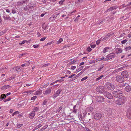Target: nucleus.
<instances>
[{
  "mask_svg": "<svg viewBox=\"0 0 131 131\" xmlns=\"http://www.w3.org/2000/svg\"><path fill=\"white\" fill-rule=\"evenodd\" d=\"M37 98V96H34L33 97H31V100H34Z\"/></svg>",
  "mask_w": 131,
  "mask_h": 131,
  "instance_id": "nucleus-44",
  "label": "nucleus"
},
{
  "mask_svg": "<svg viewBox=\"0 0 131 131\" xmlns=\"http://www.w3.org/2000/svg\"><path fill=\"white\" fill-rule=\"evenodd\" d=\"M10 86L8 85H4L1 88V89L2 90H6Z\"/></svg>",
  "mask_w": 131,
  "mask_h": 131,
  "instance_id": "nucleus-15",
  "label": "nucleus"
},
{
  "mask_svg": "<svg viewBox=\"0 0 131 131\" xmlns=\"http://www.w3.org/2000/svg\"><path fill=\"white\" fill-rule=\"evenodd\" d=\"M48 83L46 85H45L43 87H42V88H45L48 85Z\"/></svg>",
  "mask_w": 131,
  "mask_h": 131,
  "instance_id": "nucleus-60",
  "label": "nucleus"
},
{
  "mask_svg": "<svg viewBox=\"0 0 131 131\" xmlns=\"http://www.w3.org/2000/svg\"><path fill=\"white\" fill-rule=\"evenodd\" d=\"M3 17L5 20H11V18H10L9 15H7L6 16H4Z\"/></svg>",
  "mask_w": 131,
  "mask_h": 131,
  "instance_id": "nucleus-16",
  "label": "nucleus"
},
{
  "mask_svg": "<svg viewBox=\"0 0 131 131\" xmlns=\"http://www.w3.org/2000/svg\"><path fill=\"white\" fill-rule=\"evenodd\" d=\"M104 88L103 86H99L96 88V90L97 92L100 93H103L104 91Z\"/></svg>",
  "mask_w": 131,
  "mask_h": 131,
  "instance_id": "nucleus-4",
  "label": "nucleus"
},
{
  "mask_svg": "<svg viewBox=\"0 0 131 131\" xmlns=\"http://www.w3.org/2000/svg\"><path fill=\"white\" fill-rule=\"evenodd\" d=\"M112 34H109L105 36L103 39H102V40L103 41H105L109 37H110L111 36H112Z\"/></svg>",
  "mask_w": 131,
  "mask_h": 131,
  "instance_id": "nucleus-11",
  "label": "nucleus"
},
{
  "mask_svg": "<svg viewBox=\"0 0 131 131\" xmlns=\"http://www.w3.org/2000/svg\"><path fill=\"white\" fill-rule=\"evenodd\" d=\"M96 46V45H91V47L92 48H94Z\"/></svg>",
  "mask_w": 131,
  "mask_h": 131,
  "instance_id": "nucleus-57",
  "label": "nucleus"
},
{
  "mask_svg": "<svg viewBox=\"0 0 131 131\" xmlns=\"http://www.w3.org/2000/svg\"><path fill=\"white\" fill-rule=\"evenodd\" d=\"M11 99H10V98L9 97V98H8V99H6L5 101H4V102H7V101H10Z\"/></svg>",
  "mask_w": 131,
  "mask_h": 131,
  "instance_id": "nucleus-50",
  "label": "nucleus"
},
{
  "mask_svg": "<svg viewBox=\"0 0 131 131\" xmlns=\"http://www.w3.org/2000/svg\"><path fill=\"white\" fill-rule=\"evenodd\" d=\"M126 100V97L122 96L117 100L115 102V104L118 105H122L125 103Z\"/></svg>",
  "mask_w": 131,
  "mask_h": 131,
  "instance_id": "nucleus-1",
  "label": "nucleus"
},
{
  "mask_svg": "<svg viewBox=\"0 0 131 131\" xmlns=\"http://www.w3.org/2000/svg\"><path fill=\"white\" fill-rule=\"evenodd\" d=\"M87 78H88V77L87 76H86V77L83 78H82L81 80V81H83L87 79Z\"/></svg>",
  "mask_w": 131,
  "mask_h": 131,
  "instance_id": "nucleus-41",
  "label": "nucleus"
},
{
  "mask_svg": "<svg viewBox=\"0 0 131 131\" xmlns=\"http://www.w3.org/2000/svg\"><path fill=\"white\" fill-rule=\"evenodd\" d=\"M108 10L110 11L113 10L112 7L108 9Z\"/></svg>",
  "mask_w": 131,
  "mask_h": 131,
  "instance_id": "nucleus-63",
  "label": "nucleus"
},
{
  "mask_svg": "<svg viewBox=\"0 0 131 131\" xmlns=\"http://www.w3.org/2000/svg\"><path fill=\"white\" fill-rule=\"evenodd\" d=\"M40 94V91L38 90L37 91L36 93H35V94H34V95H38Z\"/></svg>",
  "mask_w": 131,
  "mask_h": 131,
  "instance_id": "nucleus-34",
  "label": "nucleus"
},
{
  "mask_svg": "<svg viewBox=\"0 0 131 131\" xmlns=\"http://www.w3.org/2000/svg\"><path fill=\"white\" fill-rule=\"evenodd\" d=\"M84 67V66H82L79 68L78 69H77L76 70V71L77 72H79V71L81 70Z\"/></svg>",
  "mask_w": 131,
  "mask_h": 131,
  "instance_id": "nucleus-27",
  "label": "nucleus"
},
{
  "mask_svg": "<svg viewBox=\"0 0 131 131\" xmlns=\"http://www.w3.org/2000/svg\"><path fill=\"white\" fill-rule=\"evenodd\" d=\"M104 95L106 97H107L109 99H112L113 98V96L109 92L105 91L103 93Z\"/></svg>",
  "mask_w": 131,
  "mask_h": 131,
  "instance_id": "nucleus-7",
  "label": "nucleus"
},
{
  "mask_svg": "<svg viewBox=\"0 0 131 131\" xmlns=\"http://www.w3.org/2000/svg\"><path fill=\"white\" fill-rule=\"evenodd\" d=\"M112 96L116 97H118L122 96L123 94V92L121 90H118L116 91H114L112 92Z\"/></svg>",
  "mask_w": 131,
  "mask_h": 131,
  "instance_id": "nucleus-2",
  "label": "nucleus"
},
{
  "mask_svg": "<svg viewBox=\"0 0 131 131\" xmlns=\"http://www.w3.org/2000/svg\"><path fill=\"white\" fill-rule=\"evenodd\" d=\"M127 41V40L125 39L122 41L121 42L122 44H123L125 43Z\"/></svg>",
  "mask_w": 131,
  "mask_h": 131,
  "instance_id": "nucleus-39",
  "label": "nucleus"
},
{
  "mask_svg": "<svg viewBox=\"0 0 131 131\" xmlns=\"http://www.w3.org/2000/svg\"><path fill=\"white\" fill-rule=\"evenodd\" d=\"M112 7V8L113 10L114 9H117V8L118 7L117 6H115Z\"/></svg>",
  "mask_w": 131,
  "mask_h": 131,
  "instance_id": "nucleus-49",
  "label": "nucleus"
},
{
  "mask_svg": "<svg viewBox=\"0 0 131 131\" xmlns=\"http://www.w3.org/2000/svg\"><path fill=\"white\" fill-rule=\"evenodd\" d=\"M102 115L101 113H97L94 115V119L96 120L100 119L101 118Z\"/></svg>",
  "mask_w": 131,
  "mask_h": 131,
  "instance_id": "nucleus-5",
  "label": "nucleus"
},
{
  "mask_svg": "<svg viewBox=\"0 0 131 131\" xmlns=\"http://www.w3.org/2000/svg\"><path fill=\"white\" fill-rule=\"evenodd\" d=\"M126 116L129 119H131V107L128 109Z\"/></svg>",
  "mask_w": 131,
  "mask_h": 131,
  "instance_id": "nucleus-10",
  "label": "nucleus"
},
{
  "mask_svg": "<svg viewBox=\"0 0 131 131\" xmlns=\"http://www.w3.org/2000/svg\"><path fill=\"white\" fill-rule=\"evenodd\" d=\"M1 96H4L5 97H2L1 98V97L0 98V100L1 101L3 99H4L6 97V95L5 94H2V95H1Z\"/></svg>",
  "mask_w": 131,
  "mask_h": 131,
  "instance_id": "nucleus-21",
  "label": "nucleus"
},
{
  "mask_svg": "<svg viewBox=\"0 0 131 131\" xmlns=\"http://www.w3.org/2000/svg\"><path fill=\"white\" fill-rule=\"evenodd\" d=\"M79 74H77L73 78H74V80L75 79L77 78L79 76Z\"/></svg>",
  "mask_w": 131,
  "mask_h": 131,
  "instance_id": "nucleus-53",
  "label": "nucleus"
},
{
  "mask_svg": "<svg viewBox=\"0 0 131 131\" xmlns=\"http://www.w3.org/2000/svg\"><path fill=\"white\" fill-rule=\"evenodd\" d=\"M34 91H32L31 90L29 91L26 92V93H27V94L30 93V94L31 93H32L34 92Z\"/></svg>",
  "mask_w": 131,
  "mask_h": 131,
  "instance_id": "nucleus-46",
  "label": "nucleus"
},
{
  "mask_svg": "<svg viewBox=\"0 0 131 131\" xmlns=\"http://www.w3.org/2000/svg\"><path fill=\"white\" fill-rule=\"evenodd\" d=\"M131 49V47L130 46H129L127 47H126L125 48V49L126 50V51H128L130 50Z\"/></svg>",
  "mask_w": 131,
  "mask_h": 131,
  "instance_id": "nucleus-36",
  "label": "nucleus"
},
{
  "mask_svg": "<svg viewBox=\"0 0 131 131\" xmlns=\"http://www.w3.org/2000/svg\"><path fill=\"white\" fill-rule=\"evenodd\" d=\"M116 55L113 53H111L110 54H109L108 55H107V56L108 57V58H109L110 59H111L114 58V57H115Z\"/></svg>",
  "mask_w": 131,
  "mask_h": 131,
  "instance_id": "nucleus-12",
  "label": "nucleus"
},
{
  "mask_svg": "<svg viewBox=\"0 0 131 131\" xmlns=\"http://www.w3.org/2000/svg\"><path fill=\"white\" fill-rule=\"evenodd\" d=\"M62 91V89H59L57 91L56 93L58 95Z\"/></svg>",
  "mask_w": 131,
  "mask_h": 131,
  "instance_id": "nucleus-25",
  "label": "nucleus"
},
{
  "mask_svg": "<svg viewBox=\"0 0 131 131\" xmlns=\"http://www.w3.org/2000/svg\"><path fill=\"white\" fill-rule=\"evenodd\" d=\"M9 79L10 80H13L14 79V77H12Z\"/></svg>",
  "mask_w": 131,
  "mask_h": 131,
  "instance_id": "nucleus-62",
  "label": "nucleus"
},
{
  "mask_svg": "<svg viewBox=\"0 0 131 131\" xmlns=\"http://www.w3.org/2000/svg\"><path fill=\"white\" fill-rule=\"evenodd\" d=\"M23 125V124H17V128H19L20 127L22 126Z\"/></svg>",
  "mask_w": 131,
  "mask_h": 131,
  "instance_id": "nucleus-35",
  "label": "nucleus"
},
{
  "mask_svg": "<svg viewBox=\"0 0 131 131\" xmlns=\"http://www.w3.org/2000/svg\"><path fill=\"white\" fill-rule=\"evenodd\" d=\"M4 34V33L3 31H2L0 32V36H2Z\"/></svg>",
  "mask_w": 131,
  "mask_h": 131,
  "instance_id": "nucleus-61",
  "label": "nucleus"
},
{
  "mask_svg": "<svg viewBox=\"0 0 131 131\" xmlns=\"http://www.w3.org/2000/svg\"><path fill=\"white\" fill-rule=\"evenodd\" d=\"M38 109V108L37 107H35L34 108V111H35V112L37 111Z\"/></svg>",
  "mask_w": 131,
  "mask_h": 131,
  "instance_id": "nucleus-59",
  "label": "nucleus"
},
{
  "mask_svg": "<svg viewBox=\"0 0 131 131\" xmlns=\"http://www.w3.org/2000/svg\"><path fill=\"white\" fill-rule=\"evenodd\" d=\"M58 95L56 94V93L54 94L53 95V97L54 98H56L58 96Z\"/></svg>",
  "mask_w": 131,
  "mask_h": 131,
  "instance_id": "nucleus-52",
  "label": "nucleus"
},
{
  "mask_svg": "<svg viewBox=\"0 0 131 131\" xmlns=\"http://www.w3.org/2000/svg\"><path fill=\"white\" fill-rule=\"evenodd\" d=\"M12 13H13V14H15V13H16V11L15 10V9H12Z\"/></svg>",
  "mask_w": 131,
  "mask_h": 131,
  "instance_id": "nucleus-55",
  "label": "nucleus"
},
{
  "mask_svg": "<svg viewBox=\"0 0 131 131\" xmlns=\"http://www.w3.org/2000/svg\"><path fill=\"white\" fill-rule=\"evenodd\" d=\"M104 67V65L103 64L101 65L99 68L98 69V70L99 71H100L101 69L103 68Z\"/></svg>",
  "mask_w": 131,
  "mask_h": 131,
  "instance_id": "nucleus-30",
  "label": "nucleus"
},
{
  "mask_svg": "<svg viewBox=\"0 0 131 131\" xmlns=\"http://www.w3.org/2000/svg\"><path fill=\"white\" fill-rule=\"evenodd\" d=\"M97 101L99 102H102L104 101V98L103 96H96Z\"/></svg>",
  "mask_w": 131,
  "mask_h": 131,
  "instance_id": "nucleus-8",
  "label": "nucleus"
},
{
  "mask_svg": "<svg viewBox=\"0 0 131 131\" xmlns=\"http://www.w3.org/2000/svg\"><path fill=\"white\" fill-rule=\"evenodd\" d=\"M103 77V75H101L100 77L97 78L96 79V81H98L99 80H100L101 79V78L102 77Z\"/></svg>",
  "mask_w": 131,
  "mask_h": 131,
  "instance_id": "nucleus-28",
  "label": "nucleus"
},
{
  "mask_svg": "<svg viewBox=\"0 0 131 131\" xmlns=\"http://www.w3.org/2000/svg\"><path fill=\"white\" fill-rule=\"evenodd\" d=\"M14 69L16 71H19L20 70V68L18 67H15L14 68Z\"/></svg>",
  "mask_w": 131,
  "mask_h": 131,
  "instance_id": "nucleus-24",
  "label": "nucleus"
},
{
  "mask_svg": "<svg viewBox=\"0 0 131 131\" xmlns=\"http://www.w3.org/2000/svg\"><path fill=\"white\" fill-rule=\"evenodd\" d=\"M42 126L41 124H40L39 125H37L36 127H35V129H38L40 127Z\"/></svg>",
  "mask_w": 131,
  "mask_h": 131,
  "instance_id": "nucleus-33",
  "label": "nucleus"
},
{
  "mask_svg": "<svg viewBox=\"0 0 131 131\" xmlns=\"http://www.w3.org/2000/svg\"><path fill=\"white\" fill-rule=\"evenodd\" d=\"M102 39V38H101L99 40H98L96 42V43L97 45H98L101 41Z\"/></svg>",
  "mask_w": 131,
  "mask_h": 131,
  "instance_id": "nucleus-20",
  "label": "nucleus"
},
{
  "mask_svg": "<svg viewBox=\"0 0 131 131\" xmlns=\"http://www.w3.org/2000/svg\"><path fill=\"white\" fill-rule=\"evenodd\" d=\"M30 64V63L29 61H27L26 63H25V64H26L27 66H28Z\"/></svg>",
  "mask_w": 131,
  "mask_h": 131,
  "instance_id": "nucleus-64",
  "label": "nucleus"
},
{
  "mask_svg": "<svg viewBox=\"0 0 131 131\" xmlns=\"http://www.w3.org/2000/svg\"><path fill=\"white\" fill-rule=\"evenodd\" d=\"M125 90L127 92H129L131 90V87L130 86H127L125 88Z\"/></svg>",
  "mask_w": 131,
  "mask_h": 131,
  "instance_id": "nucleus-13",
  "label": "nucleus"
},
{
  "mask_svg": "<svg viewBox=\"0 0 131 131\" xmlns=\"http://www.w3.org/2000/svg\"><path fill=\"white\" fill-rule=\"evenodd\" d=\"M51 90L50 89L46 90L44 94L46 95L49 94L51 93Z\"/></svg>",
  "mask_w": 131,
  "mask_h": 131,
  "instance_id": "nucleus-14",
  "label": "nucleus"
},
{
  "mask_svg": "<svg viewBox=\"0 0 131 131\" xmlns=\"http://www.w3.org/2000/svg\"><path fill=\"white\" fill-rule=\"evenodd\" d=\"M48 102L47 100V99H45L44 101L43 102L42 104L43 105H45L47 104V102Z\"/></svg>",
  "mask_w": 131,
  "mask_h": 131,
  "instance_id": "nucleus-38",
  "label": "nucleus"
},
{
  "mask_svg": "<svg viewBox=\"0 0 131 131\" xmlns=\"http://www.w3.org/2000/svg\"><path fill=\"white\" fill-rule=\"evenodd\" d=\"M122 51V49L120 48H119L118 50V51H117L116 53H121Z\"/></svg>",
  "mask_w": 131,
  "mask_h": 131,
  "instance_id": "nucleus-31",
  "label": "nucleus"
},
{
  "mask_svg": "<svg viewBox=\"0 0 131 131\" xmlns=\"http://www.w3.org/2000/svg\"><path fill=\"white\" fill-rule=\"evenodd\" d=\"M48 126V125H46L43 126L42 128L40 129L39 131H44V130L46 129Z\"/></svg>",
  "mask_w": 131,
  "mask_h": 131,
  "instance_id": "nucleus-19",
  "label": "nucleus"
},
{
  "mask_svg": "<svg viewBox=\"0 0 131 131\" xmlns=\"http://www.w3.org/2000/svg\"><path fill=\"white\" fill-rule=\"evenodd\" d=\"M64 1L65 0H62L59 2V3L60 5H62L63 4V3Z\"/></svg>",
  "mask_w": 131,
  "mask_h": 131,
  "instance_id": "nucleus-42",
  "label": "nucleus"
},
{
  "mask_svg": "<svg viewBox=\"0 0 131 131\" xmlns=\"http://www.w3.org/2000/svg\"><path fill=\"white\" fill-rule=\"evenodd\" d=\"M63 41L62 39L60 38L59 40L57 42V43L58 44L60 43Z\"/></svg>",
  "mask_w": 131,
  "mask_h": 131,
  "instance_id": "nucleus-37",
  "label": "nucleus"
},
{
  "mask_svg": "<svg viewBox=\"0 0 131 131\" xmlns=\"http://www.w3.org/2000/svg\"><path fill=\"white\" fill-rule=\"evenodd\" d=\"M46 38V37H44L42 38H41L40 40V41H44Z\"/></svg>",
  "mask_w": 131,
  "mask_h": 131,
  "instance_id": "nucleus-47",
  "label": "nucleus"
},
{
  "mask_svg": "<svg viewBox=\"0 0 131 131\" xmlns=\"http://www.w3.org/2000/svg\"><path fill=\"white\" fill-rule=\"evenodd\" d=\"M80 17V15H78L77 16L76 18L74 20V21H75V22H77L78 21V18L79 17Z\"/></svg>",
  "mask_w": 131,
  "mask_h": 131,
  "instance_id": "nucleus-40",
  "label": "nucleus"
},
{
  "mask_svg": "<svg viewBox=\"0 0 131 131\" xmlns=\"http://www.w3.org/2000/svg\"><path fill=\"white\" fill-rule=\"evenodd\" d=\"M35 111H33L29 114V115L33 117L35 116Z\"/></svg>",
  "mask_w": 131,
  "mask_h": 131,
  "instance_id": "nucleus-23",
  "label": "nucleus"
},
{
  "mask_svg": "<svg viewBox=\"0 0 131 131\" xmlns=\"http://www.w3.org/2000/svg\"><path fill=\"white\" fill-rule=\"evenodd\" d=\"M75 74H73L72 75H71L70 76H69L68 77V78H72V77H73L75 76Z\"/></svg>",
  "mask_w": 131,
  "mask_h": 131,
  "instance_id": "nucleus-54",
  "label": "nucleus"
},
{
  "mask_svg": "<svg viewBox=\"0 0 131 131\" xmlns=\"http://www.w3.org/2000/svg\"><path fill=\"white\" fill-rule=\"evenodd\" d=\"M109 49V48L108 47H106L104 48L103 50V52L104 53H105L106 52H107L108 49Z\"/></svg>",
  "mask_w": 131,
  "mask_h": 131,
  "instance_id": "nucleus-22",
  "label": "nucleus"
},
{
  "mask_svg": "<svg viewBox=\"0 0 131 131\" xmlns=\"http://www.w3.org/2000/svg\"><path fill=\"white\" fill-rule=\"evenodd\" d=\"M110 60V59L108 57H107L105 58H104V60H103L104 61H107Z\"/></svg>",
  "mask_w": 131,
  "mask_h": 131,
  "instance_id": "nucleus-45",
  "label": "nucleus"
},
{
  "mask_svg": "<svg viewBox=\"0 0 131 131\" xmlns=\"http://www.w3.org/2000/svg\"><path fill=\"white\" fill-rule=\"evenodd\" d=\"M76 105H74L73 107V112L74 113H77V110L76 109Z\"/></svg>",
  "mask_w": 131,
  "mask_h": 131,
  "instance_id": "nucleus-18",
  "label": "nucleus"
},
{
  "mask_svg": "<svg viewBox=\"0 0 131 131\" xmlns=\"http://www.w3.org/2000/svg\"><path fill=\"white\" fill-rule=\"evenodd\" d=\"M76 68V67L75 66H72L71 67V69L73 70L75 69Z\"/></svg>",
  "mask_w": 131,
  "mask_h": 131,
  "instance_id": "nucleus-56",
  "label": "nucleus"
},
{
  "mask_svg": "<svg viewBox=\"0 0 131 131\" xmlns=\"http://www.w3.org/2000/svg\"><path fill=\"white\" fill-rule=\"evenodd\" d=\"M28 41H27L26 40H23V41L22 42L19 43V45H22V44H24L26 42H27V43H28Z\"/></svg>",
  "mask_w": 131,
  "mask_h": 131,
  "instance_id": "nucleus-29",
  "label": "nucleus"
},
{
  "mask_svg": "<svg viewBox=\"0 0 131 131\" xmlns=\"http://www.w3.org/2000/svg\"><path fill=\"white\" fill-rule=\"evenodd\" d=\"M77 61V60H73L72 61L70 62L69 63V65H71L72 64H74L75 62H76Z\"/></svg>",
  "mask_w": 131,
  "mask_h": 131,
  "instance_id": "nucleus-26",
  "label": "nucleus"
},
{
  "mask_svg": "<svg viewBox=\"0 0 131 131\" xmlns=\"http://www.w3.org/2000/svg\"><path fill=\"white\" fill-rule=\"evenodd\" d=\"M121 75L123 78H127L129 75L128 73L126 71H123L121 73Z\"/></svg>",
  "mask_w": 131,
  "mask_h": 131,
  "instance_id": "nucleus-9",
  "label": "nucleus"
},
{
  "mask_svg": "<svg viewBox=\"0 0 131 131\" xmlns=\"http://www.w3.org/2000/svg\"><path fill=\"white\" fill-rule=\"evenodd\" d=\"M39 45H34L33 46V47L34 48H38L39 47Z\"/></svg>",
  "mask_w": 131,
  "mask_h": 131,
  "instance_id": "nucleus-43",
  "label": "nucleus"
},
{
  "mask_svg": "<svg viewBox=\"0 0 131 131\" xmlns=\"http://www.w3.org/2000/svg\"><path fill=\"white\" fill-rule=\"evenodd\" d=\"M104 57H102V58H101L100 59H99V60H98V61H101V60H104Z\"/></svg>",
  "mask_w": 131,
  "mask_h": 131,
  "instance_id": "nucleus-58",
  "label": "nucleus"
},
{
  "mask_svg": "<svg viewBox=\"0 0 131 131\" xmlns=\"http://www.w3.org/2000/svg\"><path fill=\"white\" fill-rule=\"evenodd\" d=\"M116 79L117 81L119 83H122L124 81V79L120 75L116 76Z\"/></svg>",
  "mask_w": 131,
  "mask_h": 131,
  "instance_id": "nucleus-6",
  "label": "nucleus"
},
{
  "mask_svg": "<svg viewBox=\"0 0 131 131\" xmlns=\"http://www.w3.org/2000/svg\"><path fill=\"white\" fill-rule=\"evenodd\" d=\"M87 110L89 112H91L93 111V108L92 107H89L88 108Z\"/></svg>",
  "mask_w": 131,
  "mask_h": 131,
  "instance_id": "nucleus-17",
  "label": "nucleus"
},
{
  "mask_svg": "<svg viewBox=\"0 0 131 131\" xmlns=\"http://www.w3.org/2000/svg\"><path fill=\"white\" fill-rule=\"evenodd\" d=\"M87 50L89 52H90V51H91L92 49L90 47H88V48Z\"/></svg>",
  "mask_w": 131,
  "mask_h": 131,
  "instance_id": "nucleus-51",
  "label": "nucleus"
},
{
  "mask_svg": "<svg viewBox=\"0 0 131 131\" xmlns=\"http://www.w3.org/2000/svg\"><path fill=\"white\" fill-rule=\"evenodd\" d=\"M112 7V8L113 10L114 9H117V8L118 7L117 6H115Z\"/></svg>",
  "mask_w": 131,
  "mask_h": 131,
  "instance_id": "nucleus-48",
  "label": "nucleus"
},
{
  "mask_svg": "<svg viewBox=\"0 0 131 131\" xmlns=\"http://www.w3.org/2000/svg\"><path fill=\"white\" fill-rule=\"evenodd\" d=\"M6 67H5L4 68H1L0 69V70L2 71V72H4L6 70Z\"/></svg>",
  "mask_w": 131,
  "mask_h": 131,
  "instance_id": "nucleus-32",
  "label": "nucleus"
},
{
  "mask_svg": "<svg viewBox=\"0 0 131 131\" xmlns=\"http://www.w3.org/2000/svg\"><path fill=\"white\" fill-rule=\"evenodd\" d=\"M106 86L107 89L110 90H113L114 89V86L110 83L107 82L106 83Z\"/></svg>",
  "mask_w": 131,
  "mask_h": 131,
  "instance_id": "nucleus-3",
  "label": "nucleus"
}]
</instances>
